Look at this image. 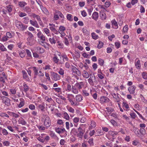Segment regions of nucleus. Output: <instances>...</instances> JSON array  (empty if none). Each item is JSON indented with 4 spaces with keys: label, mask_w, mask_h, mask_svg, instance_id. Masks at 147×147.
Segmentation results:
<instances>
[{
    "label": "nucleus",
    "mask_w": 147,
    "mask_h": 147,
    "mask_svg": "<svg viewBox=\"0 0 147 147\" xmlns=\"http://www.w3.org/2000/svg\"><path fill=\"white\" fill-rule=\"evenodd\" d=\"M14 23L17 28L20 30H24L28 27L27 25L22 24L20 21L17 20H16L15 21Z\"/></svg>",
    "instance_id": "nucleus-1"
},
{
    "label": "nucleus",
    "mask_w": 147,
    "mask_h": 147,
    "mask_svg": "<svg viewBox=\"0 0 147 147\" xmlns=\"http://www.w3.org/2000/svg\"><path fill=\"white\" fill-rule=\"evenodd\" d=\"M54 55L53 60L55 63L57 64L59 61V58H61V54L60 53L57 52V54H54Z\"/></svg>",
    "instance_id": "nucleus-2"
},
{
    "label": "nucleus",
    "mask_w": 147,
    "mask_h": 147,
    "mask_svg": "<svg viewBox=\"0 0 147 147\" xmlns=\"http://www.w3.org/2000/svg\"><path fill=\"white\" fill-rule=\"evenodd\" d=\"M89 83L90 85L93 86L94 83H96V78L95 77H91L88 80Z\"/></svg>",
    "instance_id": "nucleus-3"
},
{
    "label": "nucleus",
    "mask_w": 147,
    "mask_h": 147,
    "mask_svg": "<svg viewBox=\"0 0 147 147\" xmlns=\"http://www.w3.org/2000/svg\"><path fill=\"white\" fill-rule=\"evenodd\" d=\"M52 78L55 81L59 80L60 79V76L57 73L55 72L51 73Z\"/></svg>",
    "instance_id": "nucleus-4"
},
{
    "label": "nucleus",
    "mask_w": 147,
    "mask_h": 147,
    "mask_svg": "<svg viewBox=\"0 0 147 147\" xmlns=\"http://www.w3.org/2000/svg\"><path fill=\"white\" fill-rule=\"evenodd\" d=\"M44 125L47 128L50 126L51 125V121L49 116H47L46 117L44 122Z\"/></svg>",
    "instance_id": "nucleus-5"
},
{
    "label": "nucleus",
    "mask_w": 147,
    "mask_h": 147,
    "mask_svg": "<svg viewBox=\"0 0 147 147\" xmlns=\"http://www.w3.org/2000/svg\"><path fill=\"white\" fill-rule=\"evenodd\" d=\"M117 134L115 131H110L109 132L108 134L107 135V137L109 138V137H111L113 140L115 138V136Z\"/></svg>",
    "instance_id": "nucleus-6"
},
{
    "label": "nucleus",
    "mask_w": 147,
    "mask_h": 147,
    "mask_svg": "<svg viewBox=\"0 0 147 147\" xmlns=\"http://www.w3.org/2000/svg\"><path fill=\"white\" fill-rule=\"evenodd\" d=\"M84 133V131L80 127L78 129V137L79 138H82L83 136Z\"/></svg>",
    "instance_id": "nucleus-7"
},
{
    "label": "nucleus",
    "mask_w": 147,
    "mask_h": 147,
    "mask_svg": "<svg viewBox=\"0 0 147 147\" xmlns=\"http://www.w3.org/2000/svg\"><path fill=\"white\" fill-rule=\"evenodd\" d=\"M71 68V70L73 73H74L78 76L81 75L80 71L75 67L72 66Z\"/></svg>",
    "instance_id": "nucleus-8"
},
{
    "label": "nucleus",
    "mask_w": 147,
    "mask_h": 147,
    "mask_svg": "<svg viewBox=\"0 0 147 147\" xmlns=\"http://www.w3.org/2000/svg\"><path fill=\"white\" fill-rule=\"evenodd\" d=\"M49 25L50 26L49 28L51 31L54 32L55 34H58V32L55 28V25L50 24H49Z\"/></svg>",
    "instance_id": "nucleus-9"
},
{
    "label": "nucleus",
    "mask_w": 147,
    "mask_h": 147,
    "mask_svg": "<svg viewBox=\"0 0 147 147\" xmlns=\"http://www.w3.org/2000/svg\"><path fill=\"white\" fill-rule=\"evenodd\" d=\"M109 101V98L106 96H102L100 98V101L102 103L108 102Z\"/></svg>",
    "instance_id": "nucleus-10"
},
{
    "label": "nucleus",
    "mask_w": 147,
    "mask_h": 147,
    "mask_svg": "<svg viewBox=\"0 0 147 147\" xmlns=\"http://www.w3.org/2000/svg\"><path fill=\"white\" fill-rule=\"evenodd\" d=\"M75 85L77 88L78 89L80 90L84 86V84L83 82H80L76 83Z\"/></svg>",
    "instance_id": "nucleus-11"
},
{
    "label": "nucleus",
    "mask_w": 147,
    "mask_h": 147,
    "mask_svg": "<svg viewBox=\"0 0 147 147\" xmlns=\"http://www.w3.org/2000/svg\"><path fill=\"white\" fill-rule=\"evenodd\" d=\"M3 102L7 106H9L10 105L9 99L6 97L3 98Z\"/></svg>",
    "instance_id": "nucleus-12"
},
{
    "label": "nucleus",
    "mask_w": 147,
    "mask_h": 147,
    "mask_svg": "<svg viewBox=\"0 0 147 147\" xmlns=\"http://www.w3.org/2000/svg\"><path fill=\"white\" fill-rule=\"evenodd\" d=\"M68 98L67 99L69 101V102H70L71 104L72 105L77 106L78 105L79 103L76 102H74L73 100L70 98V97L68 96L67 97Z\"/></svg>",
    "instance_id": "nucleus-13"
},
{
    "label": "nucleus",
    "mask_w": 147,
    "mask_h": 147,
    "mask_svg": "<svg viewBox=\"0 0 147 147\" xmlns=\"http://www.w3.org/2000/svg\"><path fill=\"white\" fill-rule=\"evenodd\" d=\"M136 87L135 86H133L131 87H129L128 88V90L130 94H133L135 93V90Z\"/></svg>",
    "instance_id": "nucleus-14"
},
{
    "label": "nucleus",
    "mask_w": 147,
    "mask_h": 147,
    "mask_svg": "<svg viewBox=\"0 0 147 147\" xmlns=\"http://www.w3.org/2000/svg\"><path fill=\"white\" fill-rule=\"evenodd\" d=\"M30 24L32 26L36 28H39V25L36 20L33 21L32 20H30Z\"/></svg>",
    "instance_id": "nucleus-15"
},
{
    "label": "nucleus",
    "mask_w": 147,
    "mask_h": 147,
    "mask_svg": "<svg viewBox=\"0 0 147 147\" xmlns=\"http://www.w3.org/2000/svg\"><path fill=\"white\" fill-rule=\"evenodd\" d=\"M27 44L28 45L32 46L34 44V39L33 38H27Z\"/></svg>",
    "instance_id": "nucleus-16"
},
{
    "label": "nucleus",
    "mask_w": 147,
    "mask_h": 147,
    "mask_svg": "<svg viewBox=\"0 0 147 147\" xmlns=\"http://www.w3.org/2000/svg\"><path fill=\"white\" fill-rule=\"evenodd\" d=\"M98 17V12H94L92 14V18L96 21L97 20Z\"/></svg>",
    "instance_id": "nucleus-17"
},
{
    "label": "nucleus",
    "mask_w": 147,
    "mask_h": 147,
    "mask_svg": "<svg viewBox=\"0 0 147 147\" xmlns=\"http://www.w3.org/2000/svg\"><path fill=\"white\" fill-rule=\"evenodd\" d=\"M133 130L137 136L139 137L140 136V134L139 131L137 128L134 127Z\"/></svg>",
    "instance_id": "nucleus-18"
},
{
    "label": "nucleus",
    "mask_w": 147,
    "mask_h": 147,
    "mask_svg": "<svg viewBox=\"0 0 147 147\" xmlns=\"http://www.w3.org/2000/svg\"><path fill=\"white\" fill-rule=\"evenodd\" d=\"M104 133L100 129H98L95 132V135L96 136L102 135L104 134Z\"/></svg>",
    "instance_id": "nucleus-19"
},
{
    "label": "nucleus",
    "mask_w": 147,
    "mask_h": 147,
    "mask_svg": "<svg viewBox=\"0 0 147 147\" xmlns=\"http://www.w3.org/2000/svg\"><path fill=\"white\" fill-rule=\"evenodd\" d=\"M82 75L83 77L87 79L89 77V74L85 70L83 71Z\"/></svg>",
    "instance_id": "nucleus-20"
},
{
    "label": "nucleus",
    "mask_w": 147,
    "mask_h": 147,
    "mask_svg": "<svg viewBox=\"0 0 147 147\" xmlns=\"http://www.w3.org/2000/svg\"><path fill=\"white\" fill-rule=\"evenodd\" d=\"M22 73L23 78L24 79H26V80L28 81H30V80L29 78H27L28 75L27 73L25 70H22Z\"/></svg>",
    "instance_id": "nucleus-21"
},
{
    "label": "nucleus",
    "mask_w": 147,
    "mask_h": 147,
    "mask_svg": "<svg viewBox=\"0 0 147 147\" xmlns=\"http://www.w3.org/2000/svg\"><path fill=\"white\" fill-rule=\"evenodd\" d=\"M82 97L80 95H78L76 96V102H80L82 100Z\"/></svg>",
    "instance_id": "nucleus-22"
},
{
    "label": "nucleus",
    "mask_w": 147,
    "mask_h": 147,
    "mask_svg": "<svg viewBox=\"0 0 147 147\" xmlns=\"http://www.w3.org/2000/svg\"><path fill=\"white\" fill-rule=\"evenodd\" d=\"M112 25L115 29H117L118 28V24L117 22L115 20H113L112 22Z\"/></svg>",
    "instance_id": "nucleus-23"
},
{
    "label": "nucleus",
    "mask_w": 147,
    "mask_h": 147,
    "mask_svg": "<svg viewBox=\"0 0 147 147\" xmlns=\"http://www.w3.org/2000/svg\"><path fill=\"white\" fill-rule=\"evenodd\" d=\"M72 92H73L75 94H77L78 93V89L74 85V86H72Z\"/></svg>",
    "instance_id": "nucleus-24"
},
{
    "label": "nucleus",
    "mask_w": 147,
    "mask_h": 147,
    "mask_svg": "<svg viewBox=\"0 0 147 147\" xmlns=\"http://www.w3.org/2000/svg\"><path fill=\"white\" fill-rule=\"evenodd\" d=\"M18 5L21 7H23L27 5V3L24 1H20L19 2Z\"/></svg>",
    "instance_id": "nucleus-25"
},
{
    "label": "nucleus",
    "mask_w": 147,
    "mask_h": 147,
    "mask_svg": "<svg viewBox=\"0 0 147 147\" xmlns=\"http://www.w3.org/2000/svg\"><path fill=\"white\" fill-rule=\"evenodd\" d=\"M139 131L140 134V136L141 135L144 136L145 134V130L144 128H141L139 130Z\"/></svg>",
    "instance_id": "nucleus-26"
},
{
    "label": "nucleus",
    "mask_w": 147,
    "mask_h": 147,
    "mask_svg": "<svg viewBox=\"0 0 147 147\" xmlns=\"http://www.w3.org/2000/svg\"><path fill=\"white\" fill-rule=\"evenodd\" d=\"M32 69H33L34 72V75H38V69L36 67H32Z\"/></svg>",
    "instance_id": "nucleus-27"
},
{
    "label": "nucleus",
    "mask_w": 147,
    "mask_h": 147,
    "mask_svg": "<svg viewBox=\"0 0 147 147\" xmlns=\"http://www.w3.org/2000/svg\"><path fill=\"white\" fill-rule=\"evenodd\" d=\"M42 11L43 13L46 15H48L49 14V12L48 10L45 7H42L41 8Z\"/></svg>",
    "instance_id": "nucleus-28"
},
{
    "label": "nucleus",
    "mask_w": 147,
    "mask_h": 147,
    "mask_svg": "<svg viewBox=\"0 0 147 147\" xmlns=\"http://www.w3.org/2000/svg\"><path fill=\"white\" fill-rule=\"evenodd\" d=\"M63 117L67 120H69L70 118L68 114L66 112L64 113L63 114Z\"/></svg>",
    "instance_id": "nucleus-29"
},
{
    "label": "nucleus",
    "mask_w": 147,
    "mask_h": 147,
    "mask_svg": "<svg viewBox=\"0 0 147 147\" xmlns=\"http://www.w3.org/2000/svg\"><path fill=\"white\" fill-rule=\"evenodd\" d=\"M33 17L34 18H36L37 20L39 21H41V19L40 17L38 15H36V14H34L33 15Z\"/></svg>",
    "instance_id": "nucleus-30"
},
{
    "label": "nucleus",
    "mask_w": 147,
    "mask_h": 147,
    "mask_svg": "<svg viewBox=\"0 0 147 147\" xmlns=\"http://www.w3.org/2000/svg\"><path fill=\"white\" fill-rule=\"evenodd\" d=\"M135 65L137 68L140 69L141 67L140 61L138 60L136 63H135Z\"/></svg>",
    "instance_id": "nucleus-31"
},
{
    "label": "nucleus",
    "mask_w": 147,
    "mask_h": 147,
    "mask_svg": "<svg viewBox=\"0 0 147 147\" xmlns=\"http://www.w3.org/2000/svg\"><path fill=\"white\" fill-rule=\"evenodd\" d=\"M45 104L44 103H42L41 104L39 105L38 106V107L40 109L41 111H43L45 108Z\"/></svg>",
    "instance_id": "nucleus-32"
},
{
    "label": "nucleus",
    "mask_w": 147,
    "mask_h": 147,
    "mask_svg": "<svg viewBox=\"0 0 147 147\" xmlns=\"http://www.w3.org/2000/svg\"><path fill=\"white\" fill-rule=\"evenodd\" d=\"M37 50L38 52L40 53H43L45 51L44 49L42 48L38 47L37 48Z\"/></svg>",
    "instance_id": "nucleus-33"
},
{
    "label": "nucleus",
    "mask_w": 147,
    "mask_h": 147,
    "mask_svg": "<svg viewBox=\"0 0 147 147\" xmlns=\"http://www.w3.org/2000/svg\"><path fill=\"white\" fill-rule=\"evenodd\" d=\"M65 30V28L63 26H61L59 28V30H58V32H63Z\"/></svg>",
    "instance_id": "nucleus-34"
},
{
    "label": "nucleus",
    "mask_w": 147,
    "mask_h": 147,
    "mask_svg": "<svg viewBox=\"0 0 147 147\" xmlns=\"http://www.w3.org/2000/svg\"><path fill=\"white\" fill-rule=\"evenodd\" d=\"M24 20L23 21V22L26 24L28 23L29 22V18L28 17H25L23 18Z\"/></svg>",
    "instance_id": "nucleus-35"
},
{
    "label": "nucleus",
    "mask_w": 147,
    "mask_h": 147,
    "mask_svg": "<svg viewBox=\"0 0 147 147\" xmlns=\"http://www.w3.org/2000/svg\"><path fill=\"white\" fill-rule=\"evenodd\" d=\"M0 50L2 51H5L7 50L4 45L1 43H0Z\"/></svg>",
    "instance_id": "nucleus-36"
},
{
    "label": "nucleus",
    "mask_w": 147,
    "mask_h": 147,
    "mask_svg": "<svg viewBox=\"0 0 147 147\" xmlns=\"http://www.w3.org/2000/svg\"><path fill=\"white\" fill-rule=\"evenodd\" d=\"M100 17L102 20H105L106 18V15L105 13H102L100 14Z\"/></svg>",
    "instance_id": "nucleus-37"
},
{
    "label": "nucleus",
    "mask_w": 147,
    "mask_h": 147,
    "mask_svg": "<svg viewBox=\"0 0 147 147\" xmlns=\"http://www.w3.org/2000/svg\"><path fill=\"white\" fill-rule=\"evenodd\" d=\"M19 123L23 125H25L27 123L23 119L21 120H20L19 121Z\"/></svg>",
    "instance_id": "nucleus-38"
},
{
    "label": "nucleus",
    "mask_w": 147,
    "mask_h": 147,
    "mask_svg": "<svg viewBox=\"0 0 147 147\" xmlns=\"http://www.w3.org/2000/svg\"><path fill=\"white\" fill-rule=\"evenodd\" d=\"M49 40L51 44H55L56 43V40L54 37H53L52 38H49Z\"/></svg>",
    "instance_id": "nucleus-39"
},
{
    "label": "nucleus",
    "mask_w": 147,
    "mask_h": 147,
    "mask_svg": "<svg viewBox=\"0 0 147 147\" xmlns=\"http://www.w3.org/2000/svg\"><path fill=\"white\" fill-rule=\"evenodd\" d=\"M23 87L24 89V91L25 92H26L29 90L28 86L25 84L24 83L23 84Z\"/></svg>",
    "instance_id": "nucleus-40"
},
{
    "label": "nucleus",
    "mask_w": 147,
    "mask_h": 147,
    "mask_svg": "<svg viewBox=\"0 0 147 147\" xmlns=\"http://www.w3.org/2000/svg\"><path fill=\"white\" fill-rule=\"evenodd\" d=\"M0 116L1 117H5L9 118V116L6 113H1L0 114Z\"/></svg>",
    "instance_id": "nucleus-41"
},
{
    "label": "nucleus",
    "mask_w": 147,
    "mask_h": 147,
    "mask_svg": "<svg viewBox=\"0 0 147 147\" xmlns=\"http://www.w3.org/2000/svg\"><path fill=\"white\" fill-rule=\"evenodd\" d=\"M91 35L93 38L95 40L97 39L98 37V36L94 33H92Z\"/></svg>",
    "instance_id": "nucleus-42"
},
{
    "label": "nucleus",
    "mask_w": 147,
    "mask_h": 147,
    "mask_svg": "<svg viewBox=\"0 0 147 147\" xmlns=\"http://www.w3.org/2000/svg\"><path fill=\"white\" fill-rule=\"evenodd\" d=\"M67 109L68 111L71 113H74V109L71 107H67Z\"/></svg>",
    "instance_id": "nucleus-43"
},
{
    "label": "nucleus",
    "mask_w": 147,
    "mask_h": 147,
    "mask_svg": "<svg viewBox=\"0 0 147 147\" xmlns=\"http://www.w3.org/2000/svg\"><path fill=\"white\" fill-rule=\"evenodd\" d=\"M98 63L99 65L102 66L104 64V61L101 59L99 58L98 59Z\"/></svg>",
    "instance_id": "nucleus-44"
},
{
    "label": "nucleus",
    "mask_w": 147,
    "mask_h": 147,
    "mask_svg": "<svg viewBox=\"0 0 147 147\" xmlns=\"http://www.w3.org/2000/svg\"><path fill=\"white\" fill-rule=\"evenodd\" d=\"M71 132L74 135L78 136V131H77L75 129H73L71 130Z\"/></svg>",
    "instance_id": "nucleus-45"
},
{
    "label": "nucleus",
    "mask_w": 147,
    "mask_h": 147,
    "mask_svg": "<svg viewBox=\"0 0 147 147\" xmlns=\"http://www.w3.org/2000/svg\"><path fill=\"white\" fill-rule=\"evenodd\" d=\"M103 43L100 41H99V44L98 46V47L99 49L102 48L103 46Z\"/></svg>",
    "instance_id": "nucleus-46"
},
{
    "label": "nucleus",
    "mask_w": 147,
    "mask_h": 147,
    "mask_svg": "<svg viewBox=\"0 0 147 147\" xmlns=\"http://www.w3.org/2000/svg\"><path fill=\"white\" fill-rule=\"evenodd\" d=\"M142 76L144 79H147V73L145 72H143L142 73Z\"/></svg>",
    "instance_id": "nucleus-47"
},
{
    "label": "nucleus",
    "mask_w": 147,
    "mask_h": 147,
    "mask_svg": "<svg viewBox=\"0 0 147 147\" xmlns=\"http://www.w3.org/2000/svg\"><path fill=\"white\" fill-rule=\"evenodd\" d=\"M130 115L131 118L133 119H135L137 116L135 113L134 112L130 113Z\"/></svg>",
    "instance_id": "nucleus-48"
},
{
    "label": "nucleus",
    "mask_w": 147,
    "mask_h": 147,
    "mask_svg": "<svg viewBox=\"0 0 147 147\" xmlns=\"http://www.w3.org/2000/svg\"><path fill=\"white\" fill-rule=\"evenodd\" d=\"M128 26L127 25H125L123 27V30L124 32H127L128 29Z\"/></svg>",
    "instance_id": "nucleus-49"
},
{
    "label": "nucleus",
    "mask_w": 147,
    "mask_h": 147,
    "mask_svg": "<svg viewBox=\"0 0 147 147\" xmlns=\"http://www.w3.org/2000/svg\"><path fill=\"white\" fill-rule=\"evenodd\" d=\"M123 107H125L126 109H128L129 108V107L128 104L126 102H123Z\"/></svg>",
    "instance_id": "nucleus-50"
},
{
    "label": "nucleus",
    "mask_w": 147,
    "mask_h": 147,
    "mask_svg": "<svg viewBox=\"0 0 147 147\" xmlns=\"http://www.w3.org/2000/svg\"><path fill=\"white\" fill-rule=\"evenodd\" d=\"M63 38L64 40V42L65 44L66 45H69V43L67 38L65 37H63Z\"/></svg>",
    "instance_id": "nucleus-51"
},
{
    "label": "nucleus",
    "mask_w": 147,
    "mask_h": 147,
    "mask_svg": "<svg viewBox=\"0 0 147 147\" xmlns=\"http://www.w3.org/2000/svg\"><path fill=\"white\" fill-rule=\"evenodd\" d=\"M43 31L47 34L48 35V36H49L48 34L49 33L50 31L47 28H44L43 29Z\"/></svg>",
    "instance_id": "nucleus-52"
},
{
    "label": "nucleus",
    "mask_w": 147,
    "mask_h": 147,
    "mask_svg": "<svg viewBox=\"0 0 147 147\" xmlns=\"http://www.w3.org/2000/svg\"><path fill=\"white\" fill-rule=\"evenodd\" d=\"M88 142L91 146H92L93 145L94 143L93 142V138H91L88 141Z\"/></svg>",
    "instance_id": "nucleus-53"
},
{
    "label": "nucleus",
    "mask_w": 147,
    "mask_h": 147,
    "mask_svg": "<svg viewBox=\"0 0 147 147\" xmlns=\"http://www.w3.org/2000/svg\"><path fill=\"white\" fill-rule=\"evenodd\" d=\"M6 8L9 12H11L12 10V8L11 5H8L6 6Z\"/></svg>",
    "instance_id": "nucleus-54"
},
{
    "label": "nucleus",
    "mask_w": 147,
    "mask_h": 147,
    "mask_svg": "<svg viewBox=\"0 0 147 147\" xmlns=\"http://www.w3.org/2000/svg\"><path fill=\"white\" fill-rule=\"evenodd\" d=\"M3 143L4 146H8L9 145L10 142L8 141H5L4 142H3Z\"/></svg>",
    "instance_id": "nucleus-55"
},
{
    "label": "nucleus",
    "mask_w": 147,
    "mask_h": 147,
    "mask_svg": "<svg viewBox=\"0 0 147 147\" xmlns=\"http://www.w3.org/2000/svg\"><path fill=\"white\" fill-rule=\"evenodd\" d=\"M24 105V100L21 101L20 104L18 105V107L19 108H21Z\"/></svg>",
    "instance_id": "nucleus-56"
},
{
    "label": "nucleus",
    "mask_w": 147,
    "mask_h": 147,
    "mask_svg": "<svg viewBox=\"0 0 147 147\" xmlns=\"http://www.w3.org/2000/svg\"><path fill=\"white\" fill-rule=\"evenodd\" d=\"M2 133L3 135L6 136L8 134V132L6 129H3L2 131Z\"/></svg>",
    "instance_id": "nucleus-57"
},
{
    "label": "nucleus",
    "mask_w": 147,
    "mask_h": 147,
    "mask_svg": "<svg viewBox=\"0 0 147 147\" xmlns=\"http://www.w3.org/2000/svg\"><path fill=\"white\" fill-rule=\"evenodd\" d=\"M6 79V77H2L1 76L0 77V81L2 82L3 83H4L5 82V79Z\"/></svg>",
    "instance_id": "nucleus-58"
},
{
    "label": "nucleus",
    "mask_w": 147,
    "mask_h": 147,
    "mask_svg": "<svg viewBox=\"0 0 147 147\" xmlns=\"http://www.w3.org/2000/svg\"><path fill=\"white\" fill-rule=\"evenodd\" d=\"M59 73L61 75H63L64 74V70L60 68L58 71Z\"/></svg>",
    "instance_id": "nucleus-59"
},
{
    "label": "nucleus",
    "mask_w": 147,
    "mask_h": 147,
    "mask_svg": "<svg viewBox=\"0 0 147 147\" xmlns=\"http://www.w3.org/2000/svg\"><path fill=\"white\" fill-rule=\"evenodd\" d=\"M37 127L40 130H45V128L42 126H37Z\"/></svg>",
    "instance_id": "nucleus-60"
},
{
    "label": "nucleus",
    "mask_w": 147,
    "mask_h": 147,
    "mask_svg": "<svg viewBox=\"0 0 147 147\" xmlns=\"http://www.w3.org/2000/svg\"><path fill=\"white\" fill-rule=\"evenodd\" d=\"M72 15L71 14H68L67 16V19L70 21H71Z\"/></svg>",
    "instance_id": "nucleus-61"
},
{
    "label": "nucleus",
    "mask_w": 147,
    "mask_h": 147,
    "mask_svg": "<svg viewBox=\"0 0 147 147\" xmlns=\"http://www.w3.org/2000/svg\"><path fill=\"white\" fill-rule=\"evenodd\" d=\"M26 52L28 56L29 57H31V52L29 51V50L28 49H26Z\"/></svg>",
    "instance_id": "nucleus-62"
},
{
    "label": "nucleus",
    "mask_w": 147,
    "mask_h": 147,
    "mask_svg": "<svg viewBox=\"0 0 147 147\" xmlns=\"http://www.w3.org/2000/svg\"><path fill=\"white\" fill-rule=\"evenodd\" d=\"M19 15L20 17H23L26 16V14L24 13L21 12L19 13Z\"/></svg>",
    "instance_id": "nucleus-63"
},
{
    "label": "nucleus",
    "mask_w": 147,
    "mask_h": 147,
    "mask_svg": "<svg viewBox=\"0 0 147 147\" xmlns=\"http://www.w3.org/2000/svg\"><path fill=\"white\" fill-rule=\"evenodd\" d=\"M29 107L31 110H34L35 108V106L33 104L30 105Z\"/></svg>",
    "instance_id": "nucleus-64"
}]
</instances>
